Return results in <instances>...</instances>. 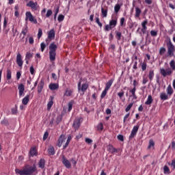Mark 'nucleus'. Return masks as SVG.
Instances as JSON below:
<instances>
[{
    "mask_svg": "<svg viewBox=\"0 0 175 175\" xmlns=\"http://www.w3.org/2000/svg\"><path fill=\"white\" fill-rule=\"evenodd\" d=\"M15 173L18 175H36L38 173V167L36 164L26 165L23 170L16 168Z\"/></svg>",
    "mask_w": 175,
    "mask_h": 175,
    "instance_id": "obj_1",
    "label": "nucleus"
},
{
    "mask_svg": "<svg viewBox=\"0 0 175 175\" xmlns=\"http://www.w3.org/2000/svg\"><path fill=\"white\" fill-rule=\"evenodd\" d=\"M170 68H167L165 70V68H160V73L163 77H166V76H171L173 73V70H175V62L174 60H172L170 62Z\"/></svg>",
    "mask_w": 175,
    "mask_h": 175,
    "instance_id": "obj_2",
    "label": "nucleus"
},
{
    "mask_svg": "<svg viewBox=\"0 0 175 175\" xmlns=\"http://www.w3.org/2000/svg\"><path fill=\"white\" fill-rule=\"evenodd\" d=\"M57 49H58V46H57V44L55 43L52 42L49 45V59L50 61H55V56L57 55Z\"/></svg>",
    "mask_w": 175,
    "mask_h": 175,
    "instance_id": "obj_3",
    "label": "nucleus"
},
{
    "mask_svg": "<svg viewBox=\"0 0 175 175\" xmlns=\"http://www.w3.org/2000/svg\"><path fill=\"white\" fill-rule=\"evenodd\" d=\"M165 43L167 49V55L170 57H173L174 55L175 46L172 42V40L168 38V40L165 41Z\"/></svg>",
    "mask_w": 175,
    "mask_h": 175,
    "instance_id": "obj_4",
    "label": "nucleus"
},
{
    "mask_svg": "<svg viewBox=\"0 0 175 175\" xmlns=\"http://www.w3.org/2000/svg\"><path fill=\"white\" fill-rule=\"evenodd\" d=\"M77 85L79 92H83V95H84V92H85V91L88 90V87H90V85H88V83H85L81 85V81H79Z\"/></svg>",
    "mask_w": 175,
    "mask_h": 175,
    "instance_id": "obj_5",
    "label": "nucleus"
},
{
    "mask_svg": "<svg viewBox=\"0 0 175 175\" xmlns=\"http://www.w3.org/2000/svg\"><path fill=\"white\" fill-rule=\"evenodd\" d=\"M25 21H30V23H32L33 24H38V20L32 15V13L31 12H26L25 13Z\"/></svg>",
    "mask_w": 175,
    "mask_h": 175,
    "instance_id": "obj_6",
    "label": "nucleus"
},
{
    "mask_svg": "<svg viewBox=\"0 0 175 175\" xmlns=\"http://www.w3.org/2000/svg\"><path fill=\"white\" fill-rule=\"evenodd\" d=\"M62 162L65 167H66L67 169H70V167H72V164L70 163V161H69V160H68V159H66L64 155L62 157Z\"/></svg>",
    "mask_w": 175,
    "mask_h": 175,
    "instance_id": "obj_7",
    "label": "nucleus"
},
{
    "mask_svg": "<svg viewBox=\"0 0 175 175\" xmlns=\"http://www.w3.org/2000/svg\"><path fill=\"white\" fill-rule=\"evenodd\" d=\"M137 131H139V126H134L131 131V135L129 137V140H132V139H133V137L137 135Z\"/></svg>",
    "mask_w": 175,
    "mask_h": 175,
    "instance_id": "obj_8",
    "label": "nucleus"
},
{
    "mask_svg": "<svg viewBox=\"0 0 175 175\" xmlns=\"http://www.w3.org/2000/svg\"><path fill=\"white\" fill-rule=\"evenodd\" d=\"M27 6L28 8H31L32 10H38V8H39V5H38V3L33 2L32 1H29L28 3H27Z\"/></svg>",
    "mask_w": 175,
    "mask_h": 175,
    "instance_id": "obj_9",
    "label": "nucleus"
},
{
    "mask_svg": "<svg viewBox=\"0 0 175 175\" xmlns=\"http://www.w3.org/2000/svg\"><path fill=\"white\" fill-rule=\"evenodd\" d=\"M18 90L19 91V96H24V91H25L24 84L20 83L18 86Z\"/></svg>",
    "mask_w": 175,
    "mask_h": 175,
    "instance_id": "obj_10",
    "label": "nucleus"
},
{
    "mask_svg": "<svg viewBox=\"0 0 175 175\" xmlns=\"http://www.w3.org/2000/svg\"><path fill=\"white\" fill-rule=\"evenodd\" d=\"M55 31H54V29H52L48 33V39L53 40V39H55Z\"/></svg>",
    "mask_w": 175,
    "mask_h": 175,
    "instance_id": "obj_11",
    "label": "nucleus"
},
{
    "mask_svg": "<svg viewBox=\"0 0 175 175\" xmlns=\"http://www.w3.org/2000/svg\"><path fill=\"white\" fill-rule=\"evenodd\" d=\"M16 64L18 66H19L20 67L23 66V59H21V54L18 53L16 55Z\"/></svg>",
    "mask_w": 175,
    "mask_h": 175,
    "instance_id": "obj_12",
    "label": "nucleus"
},
{
    "mask_svg": "<svg viewBox=\"0 0 175 175\" xmlns=\"http://www.w3.org/2000/svg\"><path fill=\"white\" fill-rule=\"evenodd\" d=\"M72 126L73 128H75V131H77V129L80 128V119H76L75 120H74Z\"/></svg>",
    "mask_w": 175,
    "mask_h": 175,
    "instance_id": "obj_13",
    "label": "nucleus"
},
{
    "mask_svg": "<svg viewBox=\"0 0 175 175\" xmlns=\"http://www.w3.org/2000/svg\"><path fill=\"white\" fill-rule=\"evenodd\" d=\"M43 87H44V81H43V79H42L38 85V94H40V92H42V90H43Z\"/></svg>",
    "mask_w": 175,
    "mask_h": 175,
    "instance_id": "obj_14",
    "label": "nucleus"
},
{
    "mask_svg": "<svg viewBox=\"0 0 175 175\" xmlns=\"http://www.w3.org/2000/svg\"><path fill=\"white\" fill-rule=\"evenodd\" d=\"M107 150L111 154H114V152H118V150L113 145H109L107 147Z\"/></svg>",
    "mask_w": 175,
    "mask_h": 175,
    "instance_id": "obj_15",
    "label": "nucleus"
},
{
    "mask_svg": "<svg viewBox=\"0 0 175 175\" xmlns=\"http://www.w3.org/2000/svg\"><path fill=\"white\" fill-rule=\"evenodd\" d=\"M49 89L51 90V91H55V90H58L59 88V85L58 83H51L49 84Z\"/></svg>",
    "mask_w": 175,
    "mask_h": 175,
    "instance_id": "obj_16",
    "label": "nucleus"
},
{
    "mask_svg": "<svg viewBox=\"0 0 175 175\" xmlns=\"http://www.w3.org/2000/svg\"><path fill=\"white\" fill-rule=\"evenodd\" d=\"M64 140H65V135H61L58 139V143H57L58 147H61V146H62V143H64Z\"/></svg>",
    "mask_w": 175,
    "mask_h": 175,
    "instance_id": "obj_17",
    "label": "nucleus"
},
{
    "mask_svg": "<svg viewBox=\"0 0 175 175\" xmlns=\"http://www.w3.org/2000/svg\"><path fill=\"white\" fill-rule=\"evenodd\" d=\"M140 14H142V10L139 7H135V18H139V17H140Z\"/></svg>",
    "mask_w": 175,
    "mask_h": 175,
    "instance_id": "obj_18",
    "label": "nucleus"
},
{
    "mask_svg": "<svg viewBox=\"0 0 175 175\" xmlns=\"http://www.w3.org/2000/svg\"><path fill=\"white\" fill-rule=\"evenodd\" d=\"M50 101L47 104V110H50L51 107H53V105H54V101H53V99H54V97L50 96Z\"/></svg>",
    "mask_w": 175,
    "mask_h": 175,
    "instance_id": "obj_19",
    "label": "nucleus"
},
{
    "mask_svg": "<svg viewBox=\"0 0 175 175\" xmlns=\"http://www.w3.org/2000/svg\"><path fill=\"white\" fill-rule=\"evenodd\" d=\"M113 81H114L113 79H110L109 82H107L105 90H106L107 91H108V90H110V87H111V85H113Z\"/></svg>",
    "mask_w": 175,
    "mask_h": 175,
    "instance_id": "obj_20",
    "label": "nucleus"
},
{
    "mask_svg": "<svg viewBox=\"0 0 175 175\" xmlns=\"http://www.w3.org/2000/svg\"><path fill=\"white\" fill-rule=\"evenodd\" d=\"M46 165V161L44 159H41L38 162V166L40 167V169H44V166Z\"/></svg>",
    "mask_w": 175,
    "mask_h": 175,
    "instance_id": "obj_21",
    "label": "nucleus"
},
{
    "mask_svg": "<svg viewBox=\"0 0 175 175\" xmlns=\"http://www.w3.org/2000/svg\"><path fill=\"white\" fill-rule=\"evenodd\" d=\"M160 99L161 100H167V99H169V96H167V94H166V93L161 92L160 94Z\"/></svg>",
    "mask_w": 175,
    "mask_h": 175,
    "instance_id": "obj_22",
    "label": "nucleus"
},
{
    "mask_svg": "<svg viewBox=\"0 0 175 175\" xmlns=\"http://www.w3.org/2000/svg\"><path fill=\"white\" fill-rule=\"evenodd\" d=\"M154 102V99H152V96L148 95L147 100L145 102V105H150L151 103Z\"/></svg>",
    "mask_w": 175,
    "mask_h": 175,
    "instance_id": "obj_23",
    "label": "nucleus"
},
{
    "mask_svg": "<svg viewBox=\"0 0 175 175\" xmlns=\"http://www.w3.org/2000/svg\"><path fill=\"white\" fill-rule=\"evenodd\" d=\"M130 92L131 94V96H133V99H137V96H136V88H133L132 90H130Z\"/></svg>",
    "mask_w": 175,
    "mask_h": 175,
    "instance_id": "obj_24",
    "label": "nucleus"
},
{
    "mask_svg": "<svg viewBox=\"0 0 175 175\" xmlns=\"http://www.w3.org/2000/svg\"><path fill=\"white\" fill-rule=\"evenodd\" d=\"M28 102H29V95H27L22 100L23 105H28Z\"/></svg>",
    "mask_w": 175,
    "mask_h": 175,
    "instance_id": "obj_25",
    "label": "nucleus"
},
{
    "mask_svg": "<svg viewBox=\"0 0 175 175\" xmlns=\"http://www.w3.org/2000/svg\"><path fill=\"white\" fill-rule=\"evenodd\" d=\"M115 33L117 40H121V38H122V33H121V31H116Z\"/></svg>",
    "mask_w": 175,
    "mask_h": 175,
    "instance_id": "obj_26",
    "label": "nucleus"
},
{
    "mask_svg": "<svg viewBox=\"0 0 175 175\" xmlns=\"http://www.w3.org/2000/svg\"><path fill=\"white\" fill-rule=\"evenodd\" d=\"M154 70H150L148 74V79L150 81H152V79H154Z\"/></svg>",
    "mask_w": 175,
    "mask_h": 175,
    "instance_id": "obj_27",
    "label": "nucleus"
},
{
    "mask_svg": "<svg viewBox=\"0 0 175 175\" xmlns=\"http://www.w3.org/2000/svg\"><path fill=\"white\" fill-rule=\"evenodd\" d=\"M155 146V142H154V140L152 139L149 140V145L148 146V150H150V148H154Z\"/></svg>",
    "mask_w": 175,
    "mask_h": 175,
    "instance_id": "obj_28",
    "label": "nucleus"
},
{
    "mask_svg": "<svg viewBox=\"0 0 175 175\" xmlns=\"http://www.w3.org/2000/svg\"><path fill=\"white\" fill-rule=\"evenodd\" d=\"M48 152L49 155H54V154H55V151L54 150V147L50 146L49 148L48 149Z\"/></svg>",
    "mask_w": 175,
    "mask_h": 175,
    "instance_id": "obj_29",
    "label": "nucleus"
},
{
    "mask_svg": "<svg viewBox=\"0 0 175 175\" xmlns=\"http://www.w3.org/2000/svg\"><path fill=\"white\" fill-rule=\"evenodd\" d=\"M167 94L170 96L173 94V88H172V85H170L167 88Z\"/></svg>",
    "mask_w": 175,
    "mask_h": 175,
    "instance_id": "obj_30",
    "label": "nucleus"
},
{
    "mask_svg": "<svg viewBox=\"0 0 175 175\" xmlns=\"http://www.w3.org/2000/svg\"><path fill=\"white\" fill-rule=\"evenodd\" d=\"M165 53H166V48L161 47L159 52V55H163Z\"/></svg>",
    "mask_w": 175,
    "mask_h": 175,
    "instance_id": "obj_31",
    "label": "nucleus"
},
{
    "mask_svg": "<svg viewBox=\"0 0 175 175\" xmlns=\"http://www.w3.org/2000/svg\"><path fill=\"white\" fill-rule=\"evenodd\" d=\"M6 78L7 80H10V79H12V70H10V69L7 70Z\"/></svg>",
    "mask_w": 175,
    "mask_h": 175,
    "instance_id": "obj_32",
    "label": "nucleus"
},
{
    "mask_svg": "<svg viewBox=\"0 0 175 175\" xmlns=\"http://www.w3.org/2000/svg\"><path fill=\"white\" fill-rule=\"evenodd\" d=\"M109 25L112 27H116L117 25V19H112L109 21Z\"/></svg>",
    "mask_w": 175,
    "mask_h": 175,
    "instance_id": "obj_33",
    "label": "nucleus"
},
{
    "mask_svg": "<svg viewBox=\"0 0 175 175\" xmlns=\"http://www.w3.org/2000/svg\"><path fill=\"white\" fill-rule=\"evenodd\" d=\"M101 13H102L103 17H107V9H104L103 8H102Z\"/></svg>",
    "mask_w": 175,
    "mask_h": 175,
    "instance_id": "obj_34",
    "label": "nucleus"
},
{
    "mask_svg": "<svg viewBox=\"0 0 175 175\" xmlns=\"http://www.w3.org/2000/svg\"><path fill=\"white\" fill-rule=\"evenodd\" d=\"M72 94H73V90H67L64 93L65 96H72Z\"/></svg>",
    "mask_w": 175,
    "mask_h": 175,
    "instance_id": "obj_35",
    "label": "nucleus"
},
{
    "mask_svg": "<svg viewBox=\"0 0 175 175\" xmlns=\"http://www.w3.org/2000/svg\"><path fill=\"white\" fill-rule=\"evenodd\" d=\"M75 104V101L71 100L68 103V111H71L72 108L73 107V105Z\"/></svg>",
    "mask_w": 175,
    "mask_h": 175,
    "instance_id": "obj_36",
    "label": "nucleus"
},
{
    "mask_svg": "<svg viewBox=\"0 0 175 175\" xmlns=\"http://www.w3.org/2000/svg\"><path fill=\"white\" fill-rule=\"evenodd\" d=\"M33 57V53L27 52L25 55V59H31Z\"/></svg>",
    "mask_w": 175,
    "mask_h": 175,
    "instance_id": "obj_37",
    "label": "nucleus"
},
{
    "mask_svg": "<svg viewBox=\"0 0 175 175\" xmlns=\"http://www.w3.org/2000/svg\"><path fill=\"white\" fill-rule=\"evenodd\" d=\"M148 23V21L147 20H145L142 23V29H147V24Z\"/></svg>",
    "mask_w": 175,
    "mask_h": 175,
    "instance_id": "obj_38",
    "label": "nucleus"
},
{
    "mask_svg": "<svg viewBox=\"0 0 175 175\" xmlns=\"http://www.w3.org/2000/svg\"><path fill=\"white\" fill-rule=\"evenodd\" d=\"M121 9V5L120 4H116L114 7L115 13H118Z\"/></svg>",
    "mask_w": 175,
    "mask_h": 175,
    "instance_id": "obj_39",
    "label": "nucleus"
},
{
    "mask_svg": "<svg viewBox=\"0 0 175 175\" xmlns=\"http://www.w3.org/2000/svg\"><path fill=\"white\" fill-rule=\"evenodd\" d=\"M30 155L31 157H34V155H36V148H33L30 150Z\"/></svg>",
    "mask_w": 175,
    "mask_h": 175,
    "instance_id": "obj_40",
    "label": "nucleus"
},
{
    "mask_svg": "<svg viewBox=\"0 0 175 175\" xmlns=\"http://www.w3.org/2000/svg\"><path fill=\"white\" fill-rule=\"evenodd\" d=\"M64 18H65V16H64L62 14H59L58 16L57 20H58L59 23H61L62 21H64Z\"/></svg>",
    "mask_w": 175,
    "mask_h": 175,
    "instance_id": "obj_41",
    "label": "nucleus"
},
{
    "mask_svg": "<svg viewBox=\"0 0 175 175\" xmlns=\"http://www.w3.org/2000/svg\"><path fill=\"white\" fill-rule=\"evenodd\" d=\"M28 32V26H26L25 27V29H23V31H21V33L23 35H24V36H25V35H27V33Z\"/></svg>",
    "mask_w": 175,
    "mask_h": 175,
    "instance_id": "obj_42",
    "label": "nucleus"
},
{
    "mask_svg": "<svg viewBox=\"0 0 175 175\" xmlns=\"http://www.w3.org/2000/svg\"><path fill=\"white\" fill-rule=\"evenodd\" d=\"M132 106H133V103H130L125 109V111L128 112L131 109H132Z\"/></svg>",
    "mask_w": 175,
    "mask_h": 175,
    "instance_id": "obj_43",
    "label": "nucleus"
},
{
    "mask_svg": "<svg viewBox=\"0 0 175 175\" xmlns=\"http://www.w3.org/2000/svg\"><path fill=\"white\" fill-rule=\"evenodd\" d=\"M141 66H142V69L143 72H144V70H146V69H147V63L143 62Z\"/></svg>",
    "mask_w": 175,
    "mask_h": 175,
    "instance_id": "obj_44",
    "label": "nucleus"
},
{
    "mask_svg": "<svg viewBox=\"0 0 175 175\" xmlns=\"http://www.w3.org/2000/svg\"><path fill=\"white\" fill-rule=\"evenodd\" d=\"M42 35H43V31H42V29H38V38L40 39L42 38Z\"/></svg>",
    "mask_w": 175,
    "mask_h": 175,
    "instance_id": "obj_45",
    "label": "nucleus"
},
{
    "mask_svg": "<svg viewBox=\"0 0 175 175\" xmlns=\"http://www.w3.org/2000/svg\"><path fill=\"white\" fill-rule=\"evenodd\" d=\"M113 27L111 26L110 25H106L105 27V31H110V29H113Z\"/></svg>",
    "mask_w": 175,
    "mask_h": 175,
    "instance_id": "obj_46",
    "label": "nucleus"
},
{
    "mask_svg": "<svg viewBox=\"0 0 175 175\" xmlns=\"http://www.w3.org/2000/svg\"><path fill=\"white\" fill-rule=\"evenodd\" d=\"M124 94L125 92H124V90H122L120 92L118 93V96H119L120 99H122V96H124Z\"/></svg>",
    "mask_w": 175,
    "mask_h": 175,
    "instance_id": "obj_47",
    "label": "nucleus"
},
{
    "mask_svg": "<svg viewBox=\"0 0 175 175\" xmlns=\"http://www.w3.org/2000/svg\"><path fill=\"white\" fill-rule=\"evenodd\" d=\"M150 35L151 36H157L158 35V31H155V30H152L150 31Z\"/></svg>",
    "mask_w": 175,
    "mask_h": 175,
    "instance_id": "obj_48",
    "label": "nucleus"
},
{
    "mask_svg": "<svg viewBox=\"0 0 175 175\" xmlns=\"http://www.w3.org/2000/svg\"><path fill=\"white\" fill-rule=\"evenodd\" d=\"M107 94V90H106V89L104 90V91L102 92L100 98L101 99H103V98H105V96H106Z\"/></svg>",
    "mask_w": 175,
    "mask_h": 175,
    "instance_id": "obj_49",
    "label": "nucleus"
},
{
    "mask_svg": "<svg viewBox=\"0 0 175 175\" xmlns=\"http://www.w3.org/2000/svg\"><path fill=\"white\" fill-rule=\"evenodd\" d=\"M40 47H41V51L43 53L44 51V49H46V44H44V42H42L40 44Z\"/></svg>",
    "mask_w": 175,
    "mask_h": 175,
    "instance_id": "obj_50",
    "label": "nucleus"
},
{
    "mask_svg": "<svg viewBox=\"0 0 175 175\" xmlns=\"http://www.w3.org/2000/svg\"><path fill=\"white\" fill-rule=\"evenodd\" d=\"M98 131H103V124L99 123L97 126Z\"/></svg>",
    "mask_w": 175,
    "mask_h": 175,
    "instance_id": "obj_51",
    "label": "nucleus"
},
{
    "mask_svg": "<svg viewBox=\"0 0 175 175\" xmlns=\"http://www.w3.org/2000/svg\"><path fill=\"white\" fill-rule=\"evenodd\" d=\"M1 123L2 125H5V126L9 125V121H8V120L6 119L3 120Z\"/></svg>",
    "mask_w": 175,
    "mask_h": 175,
    "instance_id": "obj_52",
    "label": "nucleus"
},
{
    "mask_svg": "<svg viewBox=\"0 0 175 175\" xmlns=\"http://www.w3.org/2000/svg\"><path fill=\"white\" fill-rule=\"evenodd\" d=\"M70 162L73 165L74 167H76V165H77V161L75 160L74 158L70 159Z\"/></svg>",
    "mask_w": 175,
    "mask_h": 175,
    "instance_id": "obj_53",
    "label": "nucleus"
},
{
    "mask_svg": "<svg viewBox=\"0 0 175 175\" xmlns=\"http://www.w3.org/2000/svg\"><path fill=\"white\" fill-rule=\"evenodd\" d=\"M51 14H53V11H51V10H48L46 12V17L49 18L50 16H51Z\"/></svg>",
    "mask_w": 175,
    "mask_h": 175,
    "instance_id": "obj_54",
    "label": "nucleus"
},
{
    "mask_svg": "<svg viewBox=\"0 0 175 175\" xmlns=\"http://www.w3.org/2000/svg\"><path fill=\"white\" fill-rule=\"evenodd\" d=\"M69 143H70V139H69V137L68 138L66 143L64 145L63 148L65 149L68 146H69Z\"/></svg>",
    "mask_w": 175,
    "mask_h": 175,
    "instance_id": "obj_55",
    "label": "nucleus"
},
{
    "mask_svg": "<svg viewBox=\"0 0 175 175\" xmlns=\"http://www.w3.org/2000/svg\"><path fill=\"white\" fill-rule=\"evenodd\" d=\"M96 23L98 24V25L100 26V28H102V23L99 21V18L96 17Z\"/></svg>",
    "mask_w": 175,
    "mask_h": 175,
    "instance_id": "obj_56",
    "label": "nucleus"
},
{
    "mask_svg": "<svg viewBox=\"0 0 175 175\" xmlns=\"http://www.w3.org/2000/svg\"><path fill=\"white\" fill-rule=\"evenodd\" d=\"M61 121H62V116L59 115V116L57 117V121H56V122H57V124H59V122H61Z\"/></svg>",
    "mask_w": 175,
    "mask_h": 175,
    "instance_id": "obj_57",
    "label": "nucleus"
},
{
    "mask_svg": "<svg viewBox=\"0 0 175 175\" xmlns=\"http://www.w3.org/2000/svg\"><path fill=\"white\" fill-rule=\"evenodd\" d=\"M163 170H164V173H169L170 170H169V167H167V165H165L163 167Z\"/></svg>",
    "mask_w": 175,
    "mask_h": 175,
    "instance_id": "obj_58",
    "label": "nucleus"
},
{
    "mask_svg": "<svg viewBox=\"0 0 175 175\" xmlns=\"http://www.w3.org/2000/svg\"><path fill=\"white\" fill-rule=\"evenodd\" d=\"M49 137V132L46 131L43 136V140H46Z\"/></svg>",
    "mask_w": 175,
    "mask_h": 175,
    "instance_id": "obj_59",
    "label": "nucleus"
},
{
    "mask_svg": "<svg viewBox=\"0 0 175 175\" xmlns=\"http://www.w3.org/2000/svg\"><path fill=\"white\" fill-rule=\"evenodd\" d=\"M170 166L173 170L175 169V160H172Z\"/></svg>",
    "mask_w": 175,
    "mask_h": 175,
    "instance_id": "obj_60",
    "label": "nucleus"
},
{
    "mask_svg": "<svg viewBox=\"0 0 175 175\" xmlns=\"http://www.w3.org/2000/svg\"><path fill=\"white\" fill-rule=\"evenodd\" d=\"M124 23H125V18L122 17L120 18V26L124 27Z\"/></svg>",
    "mask_w": 175,
    "mask_h": 175,
    "instance_id": "obj_61",
    "label": "nucleus"
},
{
    "mask_svg": "<svg viewBox=\"0 0 175 175\" xmlns=\"http://www.w3.org/2000/svg\"><path fill=\"white\" fill-rule=\"evenodd\" d=\"M85 142L88 144H91V143H92V139H91L90 138H85Z\"/></svg>",
    "mask_w": 175,
    "mask_h": 175,
    "instance_id": "obj_62",
    "label": "nucleus"
},
{
    "mask_svg": "<svg viewBox=\"0 0 175 175\" xmlns=\"http://www.w3.org/2000/svg\"><path fill=\"white\" fill-rule=\"evenodd\" d=\"M29 70H30L31 75H34L35 74V69L33 68V66H31L30 67Z\"/></svg>",
    "mask_w": 175,
    "mask_h": 175,
    "instance_id": "obj_63",
    "label": "nucleus"
},
{
    "mask_svg": "<svg viewBox=\"0 0 175 175\" xmlns=\"http://www.w3.org/2000/svg\"><path fill=\"white\" fill-rule=\"evenodd\" d=\"M118 139L120 142H124V135H118Z\"/></svg>",
    "mask_w": 175,
    "mask_h": 175,
    "instance_id": "obj_64",
    "label": "nucleus"
}]
</instances>
